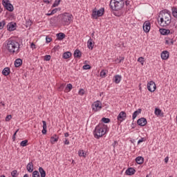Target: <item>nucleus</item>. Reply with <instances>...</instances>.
Here are the masks:
<instances>
[{"label": "nucleus", "instance_id": "c03bdc74", "mask_svg": "<svg viewBox=\"0 0 177 177\" xmlns=\"http://www.w3.org/2000/svg\"><path fill=\"white\" fill-rule=\"evenodd\" d=\"M5 24H6V23L5 22L4 20L0 22V30H2V28L5 27Z\"/></svg>", "mask_w": 177, "mask_h": 177}, {"label": "nucleus", "instance_id": "58836bf2", "mask_svg": "<svg viewBox=\"0 0 177 177\" xmlns=\"http://www.w3.org/2000/svg\"><path fill=\"white\" fill-rule=\"evenodd\" d=\"M101 121L102 122H104V124H109V122H110V118H102Z\"/></svg>", "mask_w": 177, "mask_h": 177}, {"label": "nucleus", "instance_id": "6ab92c4d", "mask_svg": "<svg viewBox=\"0 0 177 177\" xmlns=\"http://www.w3.org/2000/svg\"><path fill=\"white\" fill-rule=\"evenodd\" d=\"M135 172H136V170L132 167H129L128 169L126 170V174L127 175H135Z\"/></svg>", "mask_w": 177, "mask_h": 177}, {"label": "nucleus", "instance_id": "680f3d73", "mask_svg": "<svg viewBox=\"0 0 177 177\" xmlns=\"http://www.w3.org/2000/svg\"><path fill=\"white\" fill-rule=\"evenodd\" d=\"M44 3H50V1L49 0H43Z\"/></svg>", "mask_w": 177, "mask_h": 177}, {"label": "nucleus", "instance_id": "a18cd8bd", "mask_svg": "<svg viewBox=\"0 0 177 177\" xmlns=\"http://www.w3.org/2000/svg\"><path fill=\"white\" fill-rule=\"evenodd\" d=\"M83 69L84 70H91V66L89 64L84 65Z\"/></svg>", "mask_w": 177, "mask_h": 177}, {"label": "nucleus", "instance_id": "4c0bfd02", "mask_svg": "<svg viewBox=\"0 0 177 177\" xmlns=\"http://www.w3.org/2000/svg\"><path fill=\"white\" fill-rule=\"evenodd\" d=\"M62 0H55L54 3L53 4V8H56L57 6H59L60 5V2Z\"/></svg>", "mask_w": 177, "mask_h": 177}, {"label": "nucleus", "instance_id": "7c9ffc66", "mask_svg": "<svg viewBox=\"0 0 177 177\" xmlns=\"http://www.w3.org/2000/svg\"><path fill=\"white\" fill-rule=\"evenodd\" d=\"M171 13H172V15L175 17V19H177V8H176V7L171 8Z\"/></svg>", "mask_w": 177, "mask_h": 177}, {"label": "nucleus", "instance_id": "1a4fd4ad", "mask_svg": "<svg viewBox=\"0 0 177 177\" xmlns=\"http://www.w3.org/2000/svg\"><path fill=\"white\" fill-rule=\"evenodd\" d=\"M159 31L162 35H168L169 34H174V32H175V30L174 29L160 28Z\"/></svg>", "mask_w": 177, "mask_h": 177}, {"label": "nucleus", "instance_id": "a878e982", "mask_svg": "<svg viewBox=\"0 0 177 177\" xmlns=\"http://www.w3.org/2000/svg\"><path fill=\"white\" fill-rule=\"evenodd\" d=\"M39 172L40 174L41 177H46V171L42 167H39Z\"/></svg>", "mask_w": 177, "mask_h": 177}, {"label": "nucleus", "instance_id": "79ce46f5", "mask_svg": "<svg viewBox=\"0 0 177 177\" xmlns=\"http://www.w3.org/2000/svg\"><path fill=\"white\" fill-rule=\"evenodd\" d=\"M100 77H101L102 78H105V77H106V71L102 70V71L100 72Z\"/></svg>", "mask_w": 177, "mask_h": 177}, {"label": "nucleus", "instance_id": "8fccbe9b", "mask_svg": "<svg viewBox=\"0 0 177 177\" xmlns=\"http://www.w3.org/2000/svg\"><path fill=\"white\" fill-rule=\"evenodd\" d=\"M17 132H19V129H17V130L14 133V134H13V136H12V139H13V140H15V139H16V135L17 134Z\"/></svg>", "mask_w": 177, "mask_h": 177}, {"label": "nucleus", "instance_id": "39448f33", "mask_svg": "<svg viewBox=\"0 0 177 177\" xmlns=\"http://www.w3.org/2000/svg\"><path fill=\"white\" fill-rule=\"evenodd\" d=\"M73 19H74V17L68 12L61 15V21L63 26H70L71 21H73Z\"/></svg>", "mask_w": 177, "mask_h": 177}, {"label": "nucleus", "instance_id": "4468645a", "mask_svg": "<svg viewBox=\"0 0 177 177\" xmlns=\"http://www.w3.org/2000/svg\"><path fill=\"white\" fill-rule=\"evenodd\" d=\"M16 23L10 22L7 25V30L8 31H15L16 30Z\"/></svg>", "mask_w": 177, "mask_h": 177}, {"label": "nucleus", "instance_id": "e2e57ef3", "mask_svg": "<svg viewBox=\"0 0 177 177\" xmlns=\"http://www.w3.org/2000/svg\"><path fill=\"white\" fill-rule=\"evenodd\" d=\"M64 88V84H61L59 86V89L62 90Z\"/></svg>", "mask_w": 177, "mask_h": 177}, {"label": "nucleus", "instance_id": "e433bc0d", "mask_svg": "<svg viewBox=\"0 0 177 177\" xmlns=\"http://www.w3.org/2000/svg\"><path fill=\"white\" fill-rule=\"evenodd\" d=\"M138 62H139V63H140L142 64V66L145 65V58L143 57H140L138 59Z\"/></svg>", "mask_w": 177, "mask_h": 177}, {"label": "nucleus", "instance_id": "cd10ccee", "mask_svg": "<svg viewBox=\"0 0 177 177\" xmlns=\"http://www.w3.org/2000/svg\"><path fill=\"white\" fill-rule=\"evenodd\" d=\"M73 56L74 57H81V56H82V53L80 50L77 49L75 50Z\"/></svg>", "mask_w": 177, "mask_h": 177}, {"label": "nucleus", "instance_id": "f3484780", "mask_svg": "<svg viewBox=\"0 0 177 177\" xmlns=\"http://www.w3.org/2000/svg\"><path fill=\"white\" fill-rule=\"evenodd\" d=\"M26 169L28 172L31 174V172L34 171V163L32 162H29L26 166Z\"/></svg>", "mask_w": 177, "mask_h": 177}, {"label": "nucleus", "instance_id": "bb28decb", "mask_svg": "<svg viewBox=\"0 0 177 177\" xmlns=\"http://www.w3.org/2000/svg\"><path fill=\"white\" fill-rule=\"evenodd\" d=\"M140 113H142V109H138L137 111H134L132 116L133 120H135V118H136V117H138Z\"/></svg>", "mask_w": 177, "mask_h": 177}, {"label": "nucleus", "instance_id": "37998d69", "mask_svg": "<svg viewBox=\"0 0 177 177\" xmlns=\"http://www.w3.org/2000/svg\"><path fill=\"white\" fill-rule=\"evenodd\" d=\"M78 94L80 95V96H84V95H85V90H84L83 88H81L79 91Z\"/></svg>", "mask_w": 177, "mask_h": 177}, {"label": "nucleus", "instance_id": "5fc2aeb1", "mask_svg": "<svg viewBox=\"0 0 177 177\" xmlns=\"http://www.w3.org/2000/svg\"><path fill=\"white\" fill-rule=\"evenodd\" d=\"M165 44L166 45H169V39H168V37L166 38V39H165Z\"/></svg>", "mask_w": 177, "mask_h": 177}, {"label": "nucleus", "instance_id": "f8f14e48", "mask_svg": "<svg viewBox=\"0 0 177 177\" xmlns=\"http://www.w3.org/2000/svg\"><path fill=\"white\" fill-rule=\"evenodd\" d=\"M151 24L149 21H145L143 24L142 28L145 32H149L150 31Z\"/></svg>", "mask_w": 177, "mask_h": 177}, {"label": "nucleus", "instance_id": "c9c22d12", "mask_svg": "<svg viewBox=\"0 0 177 177\" xmlns=\"http://www.w3.org/2000/svg\"><path fill=\"white\" fill-rule=\"evenodd\" d=\"M27 143H28V140H23L21 142L20 146H21L22 147H26V146H27Z\"/></svg>", "mask_w": 177, "mask_h": 177}, {"label": "nucleus", "instance_id": "ddd939ff", "mask_svg": "<svg viewBox=\"0 0 177 177\" xmlns=\"http://www.w3.org/2000/svg\"><path fill=\"white\" fill-rule=\"evenodd\" d=\"M137 124L140 125V127H145L147 124V120L145 118H141L138 120Z\"/></svg>", "mask_w": 177, "mask_h": 177}, {"label": "nucleus", "instance_id": "4d7b16f0", "mask_svg": "<svg viewBox=\"0 0 177 177\" xmlns=\"http://www.w3.org/2000/svg\"><path fill=\"white\" fill-rule=\"evenodd\" d=\"M64 145H70V141L67 138L65 139Z\"/></svg>", "mask_w": 177, "mask_h": 177}, {"label": "nucleus", "instance_id": "ea45409f", "mask_svg": "<svg viewBox=\"0 0 177 177\" xmlns=\"http://www.w3.org/2000/svg\"><path fill=\"white\" fill-rule=\"evenodd\" d=\"M18 175H19V174L17 173V170H13L11 172V176H12V177H17Z\"/></svg>", "mask_w": 177, "mask_h": 177}, {"label": "nucleus", "instance_id": "de8ad7c7", "mask_svg": "<svg viewBox=\"0 0 177 177\" xmlns=\"http://www.w3.org/2000/svg\"><path fill=\"white\" fill-rule=\"evenodd\" d=\"M10 120H12V115H7L6 118V121L8 122L10 121Z\"/></svg>", "mask_w": 177, "mask_h": 177}, {"label": "nucleus", "instance_id": "774afa93", "mask_svg": "<svg viewBox=\"0 0 177 177\" xmlns=\"http://www.w3.org/2000/svg\"><path fill=\"white\" fill-rule=\"evenodd\" d=\"M24 177H28V174H25L24 176Z\"/></svg>", "mask_w": 177, "mask_h": 177}, {"label": "nucleus", "instance_id": "20e7f679", "mask_svg": "<svg viewBox=\"0 0 177 177\" xmlns=\"http://www.w3.org/2000/svg\"><path fill=\"white\" fill-rule=\"evenodd\" d=\"M124 5H125L124 0H111L109 6L112 10L118 12L124 8Z\"/></svg>", "mask_w": 177, "mask_h": 177}, {"label": "nucleus", "instance_id": "7ed1b4c3", "mask_svg": "<svg viewBox=\"0 0 177 177\" xmlns=\"http://www.w3.org/2000/svg\"><path fill=\"white\" fill-rule=\"evenodd\" d=\"M159 17H160V26H161V27H167L169 24H171V12L167 11V12H165L164 11H162Z\"/></svg>", "mask_w": 177, "mask_h": 177}, {"label": "nucleus", "instance_id": "603ef678", "mask_svg": "<svg viewBox=\"0 0 177 177\" xmlns=\"http://www.w3.org/2000/svg\"><path fill=\"white\" fill-rule=\"evenodd\" d=\"M130 2H131V1H129V0H126V1H125V5H126V6H127L128 8H129V7L131 6Z\"/></svg>", "mask_w": 177, "mask_h": 177}, {"label": "nucleus", "instance_id": "423d86ee", "mask_svg": "<svg viewBox=\"0 0 177 177\" xmlns=\"http://www.w3.org/2000/svg\"><path fill=\"white\" fill-rule=\"evenodd\" d=\"M2 5L8 12H13L15 9L10 0H2Z\"/></svg>", "mask_w": 177, "mask_h": 177}, {"label": "nucleus", "instance_id": "f704fd0d", "mask_svg": "<svg viewBox=\"0 0 177 177\" xmlns=\"http://www.w3.org/2000/svg\"><path fill=\"white\" fill-rule=\"evenodd\" d=\"M32 177H40L39 171H34L32 174Z\"/></svg>", "mask_w": 177, "mask_h": 177}, {"label": "nucleus", "instance_id": "f03ea898", "mask_svg": "<svg viewBox=\"0 0 177 177\" xmlns=\"http://www.w3.org/2000/svg\"><path fill=\"white\" fill-rule=\"evenodd\" d=\"M107 129H109L107 125L100 123L95 127L93 132L94 138L95 139H100V138H102L106 135Z\"/></svg>", "mask_w": 177, "mask_h": 177}, {"label": "nucleus", "instance_id": "0e129e2a", "mask_svg": "<svg viewBox=\"0 0 177 177\" xmlns=\"http://www.w3.org/2000/svg\"><path fill=\"white\" fill-rule=\"evenodd\" d=\"M70 136V134H68V133H64L65 138H68V136Z\"/></svg>", "mask_w": 177, "mask_h": 177}, {"label": "nucleus", "instance_id": "0eeeda50", "mask_svg": "<svg viewBox=\"0 0 177 177\" xmlns=\"http://www.w3.org/2000/svg\"><path fill=\"white\" fill-rule=\"evenodd\" d=\"M104 15V8H102L100 10H97L96 8L93 10L92 12V17H94V19H97V17H101Z\"/></svg>", "mask_w": 177, "mask_h": 177}, {"label": "nucleus", "instance_id": "b1692460", "mask_svg": "<svg viewBox=\"0 0 177 177\" xmlns=\"http://www.w3.org/2000/svg\"><path fill=\"white\" fill-rule=\"evenodd\" d=\"M57 38L59 41H63V39H64V38H66V34H64L63 32H59V33L57 34Z\"/></svg>", "mask_w": 177, "mask_h": 177}, {"label": "nucleus", "instance_id": "6e6d98bb", "mask_svg": "<svg viewBox=\"0 0 177 177\" xmlns=\"http://www.w3.org/2000/svg\"><path fill=\"white\" fill-rule=\"evenodd\" d=\"M30 48H31L32 49H36L37 47H35V45L34 44V43H32V44H30Z\"/></svg>", "mask_w": 177, "mask_h": 177}, {"label": "nucleus", "instance_id": "052dcab7", "mask_svg": "<svg viewBox=\"0 0 177 177\" xmlns=\"http://www.w3.org/2000/svg\"><path fill=\"white\" fill-rule=\"evenodd\" d=\"M169 160V158H168V156H167L165 158V162L167 164V162H168V160Z\"/></svg>", "mask_w": 177, "mask_h": 177}, {"label": "nucleus", "instance_id": "9d476101", "mask_svg": "<svg viewBox=\"0 0 177 177\" xmlns=\"http://www.w3.org/2000/svg\"><path fill=\"white\" fill-rule=\"evenodd\" d=\"M156 83L153 81H150L147 84V89L149 92H154L156 91Z\"/></svg>", "mask_w": 177, "mask_h": 177}, {"label": "nucleus", "instance_id": "c756f323", "mask_svg": "<svg viewBox=\"0 0 177 177\" xmlns=\"http://www.w3.org/2000/svg\"><path fill=\"white\" fill-rule=\"evenodd\" d=\"M42 122H43V129H42L41 132H42L43 135H46V128H47L46 121L43 120Z\"/></svg>", "mask_w": 177, "mask_h": 177}, {"label": "nucleus", "instance_id": "4be33fe9", "mask_svg": "<svg viewBox=\"0 0 177 177\" xmlns=\"http://www.w3.org/2000/svg\"><path fill=\"white\" fill-rule=\"evenodd\" d=\"M136 162L139 165H141V164H143L145 162V158L142 156H138L136 158Z\"/></svg>", "mask_w": 177, "mask_h": 177}, {"label": "nucleus", "instance_id": "69168bd1", "mask_svg": "<svg viewBox=\"0 0 177 177\" xmlns=\"http://www.w3.org/2000/svg\"><path fill=\"white\" fill-rule=\"evenodd\" d=\"M115 145H117V141H115L114 143L112 144V146H113V147H114V146H115Z\"/></svg>", "mask_w": 177, "mask_h": 177}, {"label": "nucleus", "instance_id": "9b49d317", "mask_svg": "<svg viewBox=\"0 0 177 177\" xmlns=\"http://www.w3.org/2000/svg\"><path fill=\"white\" fill-rule=\"evenodd\" d=\"M127 119V113H125V111H121L117 118L118 121H119L120 122H122V121H125V120Z\"/></svg>", "mask_w": 177, "mask_h": 177}, {"label": "nucleus", "instance_id": "a211bd4d", "mask_svg": "<svg viewBox=\"0 0 177 177\" xmlns=\"http://www.w3.org/2000/svg\"><path fill=\"white\" fill-rule=\"evenodd\" d=\"M154 114L157 115V117H164V112L158 108L155 109Z\"/></svg>", "mask_w": 177, "mask_h": 177}, {"label": "nucleus", "instance_id": "49530a36", "mask_svg": "<svg viewBox=\"0 0 177 177\" xmlns=\"http://www.w3.org/2000/svg\"><path fill=\"white\" fill-rule=\"evenodd\" d=\"M50 55H46L44 57V60H46V62H49V60H50Z\"/></svg>", "mask_w": 177, "mask_h": 177}, {"label": "nucleus", "instance_id": "473e14b6", "mask_svg": "<svg viewBox=\"0 0 177 177\" xmlns=\"http://www.w3.org/2000/svg\"><path fill=\"white\" fill-rule=\"evenodd\" d=\"M58 9L57 8H55L53 9L51 12H48L46 14L47 16H52V15H55V13L57 12Z\"/></svg>", "mask_w": 177, "mask_h": 177}, {"label": "nucleus", "instance_id": "f257e3e1", "mask_svg": "<svg viewBox=\"0 0 177 177\" xmlns=\"http://www.w3.org/2000/svg\"><path fill=\"white\" fill-rule=\"evenodd\" d=\"M5 48L11 55L20 52V43L13 39H8L4 43Z\"/></svg>", "mask_w": 177, "mask_h": 177}, {"label": "nucleus", "instance_id": "393cba45", "mask_svg": "<svg viewBox=\"0 0 177 177\" xmlns=\"http://www.w3.org/2000/svg\"><path fill=\"white\" fill-rule=\"evenodd\" d=\"M23 64V60L21 59L18 58L15 62V67H20Z\"/></svg>", "mask_w": 177, "mask_h": 177}, {"label": "nucleus", "instance_id": "5701e85b", "mask_svg": "<svg viewBox=\"0 0 177 177\" xmlns=\"http://www.w3.org/2000/svg\"><path fill=\"white\" fill-rule=\"evenodd\" d=\"M3 75H5V77H7L9 74H10V68L9 67H6L2 71Z\"/></svg>", "mask_w": 177, "mask_h": 177}, {"label": "nucleus", "instance_id": "09e8293b", "mask_svg": "<svg viewBox=\"0 0 177 177\" xmlns=\"http://www.w3.org/2000/svg\"><path fill=\"white\" fill-rule=\"evenodd\" d=\"M46 44H49L52 41V38L49 37H46Z\"/></svg>", "mask_w": 177, "mask_h": 177}, {"label": "nucleus", "instance_id": "6e6552de", "mask_svg": "<svg viewBox=\"0 0 177 177\" xmlns=\"http://www.w3.org/2000/svg\"><path fill=\"white\" fill-rule=\"evenodd\" d=\"M93 111H100L102 110V102L96 101L91 105Z\"/></svg>", "mask_w": 177, "mask_h": 177}, {"label": "nucleus", "instance_id": "412c9836", "mask_svg": "<svg viewBox=\"0 0 177 177\" xmlns=\"http://www.w3.org/2000/svg\"><path fill=\"white\" fill-rule=\"evenodd\" d=\"M121 78L122 77L120 75H115L113 77V82H115V84H120V82H121Z\"/></svg>", "mask_w": 177, "mask_h": 177}, {"label": "nucleus", "instance_id": "2f4dec72", "mask_svg": "<svg viewBox=\"0 0 177 177\" xmlns=\"http://www.w3.org/2000/svg\"><path fill=\"white\" fill-rule=\"evenodd\" d=\"M72 89H73V84H68L66 87L65 92H70V91H71Z\"/></svg>", "mask_w": 177, "mask_h": 177}, {"label": "nucleus", "instance_id": "bf43d9fd", "mask_svg": "<svg viewBox=\"0 0 177 177\" xmlns=\"http://www.w3.org/2000/svg\"><path fill=\"white\" fill-rule=\"evenodd\" d=\"M113 14L115 15V16H117L118 17H120V16H121V14L120 13L117 14L115 12H114Z\"/></svg>", "mask_w": 177, "mask_h": 177}, {"label": "nucleus", "instance_id": "338daca9", "mask_svg": "<svg viewBox=\"0 0 177 177\" xmlns=\"http://www.w3.org/2000/svg\"><path fill=\"white\" fill-rule=\"evenodd\" d=\"M0 103H1V104H2V106H5V103L4 102H1Z\"/></svg>", "mask_w": 177, "mask_h": 177}, {"label": "nucleus", "instance_id": "72a5a7b5", "mask_svg": "<svg viewBox=\"0 0 177 177\" xmlns=\"http://www.w3.org/2000/svg\"><path fill=\"white\" fill-rule=\"evenodd\" d=\"M78 154L80 157H86V153L84 152V150H80L78 151Z\"/></svg>", "mask_w": 177, "mask_h": 177}, {"label": "nucleus", "instance_id": "c85d7f7f", "mask_svg": "<svg viewBox=\"0 0 177 177\" xmlns=\"http://www.w3.org/2000/svg\"><path fill=\"white\" fill-rule=\"evenodd\" d=\"M63 59H70L71 57V52L68 51L63 53L62 55Z\"/></svg>", "mask_w": 177, "mask_h": 177}, {"label": "nucleus", "instance_id": "a19ab883", "mask_svg": "<svg viewBox=\"0 0 177 177\" xmlns=\"http://www.w3.org/2000/svg\"><path fill=\"white\" fill-rule=\"evenodd\" d=\"M26 27H30V26H32V20H30L28 19V21H26Z\"/></svg>", "mask_w": 177, "mask_h": 177}, {"label": "nucleus", "instance_id": "3c124183", "mask_svg": "<svg viewBox=\"0 0 177 177\" xmlns=\"http://www.w3.org/2000/svg\"><path fill=\"white\" fill-rule=\"evenodd\" d=\"M167 39H169L170 41H169V45H174V39H171L169 37H167Z\"/></svg>", "mask_w": 177, "mask_h": 177}, {"label": "nucleus", "instance_id": "2eb2a0df", "mask_svg": "<svg viewBox=\"0 0 177 177\" xmlns=\"http://www.w3.org/2000/svg\"><path fill=\"white\" fill-rule=\"evenodd\" d=\"M169 58V52L167 50H164L161 53V59L162 60H168Z\"/></svg>", "mask_w": 177, "mask_h": 177}, {"label": "nucleus", "instance_id": "864d4df0", "mask_svg": "<svg viewBox=\"0 0 177 177\" xmlns=\"http://www.w3.org/2000/svg\"><path fill=\"white\" fill-rule=\"evenodd\" d=\"M124 59L125 58L124 57H120V60H119L118 63H121L122 62H124Z\"/></svg>", "mask_w": 177, "mask_h": 177}, {"label": "nucleus", "instance_id": "aec40b11", "mask_svg": "<svg viewBox=\"0 0 177 177\" xmlns=\"http://www.w3.org/2000/svg\"><path fill=\"white\" fill-rule=\"evenodd\" d=\"M59 140V136L56 134H54L53 136L50 138V142L52 145H55L56 142Z\"/></svg>", "mask_w": 177, "mask_h": 177}, {"label": "nucleus", "instance_id": "dca6fc26", "mask_svg": "<svg viewBox=\"0 0 177 177\" xmlns=\"http://www.w3.org/2000/svg\"><path fill=\"white\" fill-rule=\"evenodd\" d=\"M93 46H95V41H93V39L90 37V39L87 41V48L92 50V49H93Z\"/></svg>", "mask_w": 177, "mask_h": 177}, {"label": "nucleus", "instance_id": "13d9d810", "mask_svg": "<svg viewBox=\"0 0 177 177\" xmlns=\"http://www.w3.org/2000/svg\"><path fill=\"white\" fill-rule=\"evenodd\" d=\"M143 140H145V138H142L141 139H140V140L138 141V145H139L140 143H142V142H143Z\"/></svg>", "mask_w": 177, "mask_h": 177}]
</instances>
